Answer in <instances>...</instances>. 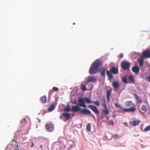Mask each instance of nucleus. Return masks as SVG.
<instances>
[{
  "mask_svg": "<svg viewBox=\"0 0 150 150\" xmlns=\"http://www.w3.org/2000/svg\"><path fill=\"white\" fill-rule=\"evenodd\" d=\"M102 62L99 60H97L93 62L90 67L89 73L91 74H96L98 70L99 67L101 64Z\"/></svg>",
  "mask_w": 150,
  "mask_h": 150,
  "instance_id": "nucleus-1",
  "label": "nucleus"
},
{
  "mask_svg": "<svg viewBox=\"0 0 150 150\" xmlns=\"http://www.w3.org/2000/svg\"><path fill=\"white\" fill-rule=\"evenodd\" d=\"M125 106L126 107H129V108L123 109V110L121 111L120 112L124 113L125 112H133L136 110L135 105L132 101H127L125 104Z\"/></svg>",
  "mask_w": 150,
  "mask_h": 150,
  "instance_id": "nucleus-2",
  "label": "nucleus"
},
{
  "mask_svg": "<svg viewBox=\"0 0 150 150\" xmlns=\"http://www.w3.org/2000/svg\"><path fill=\"white\" fill-rule=\"evenodd\" d=\"M79 103L78 104V106L81 107L86 108V105L85 103H91V101L90 100L87 98H81L78 99Z\"/></svg>",
  "mask_w": 150,
  "mask_h": 150,
  "instance_id": "nucleus-3",
  "label": "nucleus"
},
{
  "mask_svg": "<svg viewBox=\"0 0 150 150\" xmlns=\"http://www.w3.org/2000/svg\"><path fill=\"white\" fill-rule=\"evenodd\" d=\"M111 73L115 74H117L118 73V70L116 67H112V68L110 69V71H107L106 74L108 76V79L110 80L112 79L113 78V76Z\"/></svg>",
  "mask_w": 150,
  "mask_h": 150,
  "instance_id": "nucleus-4",
  "label": "nucleus"
},
{
  "mask_svg": "<svg viewBox=\"0 0 150 150\" xmlns=\"http://www.w3.org/2000/svg\"><path fill=\"white\" fill-rule=\"evenodd\" d=\"M129 63L127 61H123L121 63V67L124 70L128 69L130 67Z\"/></svg>",
  "mask_w": 150,
  "mask_h": 150,
  "instance_id": "nucleus-5",
  "label": "nucleus"
},
{
  "mask_svg": "<svg viewBox=\"0 0 150 150\" xmlns=\"http://www.w3.org/2000/svg\"><path fill=\"white\" fill-rule=\"evenodd\" d=\"M88 107L90 108L96 114L99 115V111L97 108L92 105H88Z\"/></svg>",
  "mask_w": 150,
  "mask_h": 150,
  "instance_id": "nucleus-6",
  "label": "nucleus"
},
{
  "mask_svg": "<svg viewBox=\"0 0 150 150\" xmlns=\"http://www.w3.org/2000/svg\"><path fill=\"white\" fill-rule=\"evenodd\" d=\"M143 57L144 58H150V50H146L142 52Z\"/></svg>",
  "mask_w": 150,
  "mask_h": 150,
  "instance_id": "nucleus-7",
  "label": "nucleus"
},
{
  "mask_svg": "<svg viewBox=\"0 0 150 150\" xmlns=\"http://www.w3.org/2000/svg\"><path fill=\"white\" fill-rule=\"evenodd\" d=\"M79 113L85 115H90L91 114V112L90 110L85 108L81 109Z\"/></svg>",
  "mask_w": 150,
  "mask_h": 150,
  "instance_id": "nucleus-8",
  "label": "nucleus"
},
{
  "mask_svg": "<svg viewBox=\"0 0 150 150\" xmlns=\"http://www.w3.org/2000/svg\"><path fill=\"white\" fill-rule=\"evenodd\" d=\"M46 129L50 132H52L54 130V127L52 124H47L45 125Z\"/></svg>",
  "mask_w": 150,
  "mask_h": 150,
  "instance_id": "nucleus-9",
  "label": "nucleus"
},
{
  "mask_svg": "<svg viewBox=\"0 0 150 150\" xmlns=\"http://www.w3.org/2000/svg\"><path fill=\"white\" fill-rule=\"evenodd\" d=\"M102 106H103L105 109L102 110V112L106 115H108L109 113V110L108 109L106 104L105 103H104L102 104Z\"/></svg>",
  "mask_w": 150,
  "mask_h": 150,
  "instance_id": "nucleus-10",
  "label": "nucleus"
},
{
  "mask_svg": "<svg viewBox=\"0 0 150 150\" xmlns=\"http://www.w3.org/2000/svg\"><path fill=\"white\" fill-rule=\"evenodd\" d=\"M88 82H96L97 81V79L94 76L88 77L87 79Z\"/></svg>",
  "mask_w": 150,
  "mask_h": 150,
  "instance_id": "nucleus-11",
  "label": "nucleus"
},
{
  "mask_svg": "<svg viewBox=\"0 0 150 150\" xmlns=\"http://www.w3.org/2000/svg\"><path fill=\"white\" fill-rule=\"evenodd\" d=\"M81 108L79 107L77 105L73 106L71 109L72 111L74 112H77L80 110Z\"/></svg>",
  "mask_w": 150,
  "mask_h": 150,
  "instance_id": "nucleus-12",
  "label": "nucleus"
},
{
  "mask_svg": "<svg viewBox=\"0 0 150 150\" xmlns=\"http://www.w3.org/2000/svg\"><path fill=\"white\" fill-rule=\"evenodd\" d=\"M112 85L114 88L115 89L118 88L120 86L119 82L116 81H114L112 82Z\"/></svg>",
  "mask_w": 150,
  "mask_h": 150,
  "instance_id": "nucleus-13",
  "label": "nucleus"
},
{
  "mask_svg": "<svg viewBox=\"0 0 150 150\" xmlns=\"http://www.w3.org/2000/svg\"><path fill=\"white\" fill-rule=\"evenodd\" d=\"M139 68L138 66H135L132 68V71L135 73H138L139 72Z\"/></svg>",
  "mask_w": 150,
  "mask_h": 150,
  "instance_id": "nucleus-14",
  "label": "nucleus"
},
{
  "mask_svg": "<svg viewBox=\"0 0 150 150\" xmlns=\"http://www.w3.org/2000/svg\"><path fill=\"white\" fill-rule=\"evenodd\" d=\"M142 111L139 110V111L140 112H143L144 113H146L147 111V107L145 105H142L141 107Z\"/></svg>",
  "mask_w": 150,
  "mask_h": 150,
  "instance_id": "nucleus-15",
  "label": "nucleus"
},
{
  "mask_svg": "<svg viewBox=\"0 0 150 150\" xmlns=\"http://www.w3.org/2000/svg\"><path fill=\"white\" fill-rule=\"evenodd\" d=\"M140 121L139 120H134L131 121L129 122V124L132 126H136L137 125L140 123Z\"/></svg>",
  "mask_w": 150,
  "mask_h": 150,
  "instance_id": "nucleus-16",
  "label": "nucleus"
},
{
  "mask_svg": "<svg viewBox=\"0 0 150 150\" xmlns=\"http://www.w3.org/2000/svg\"><path fill=\"white\" fill-rule=\"evenodd\" d=\"M63 115L64 117L66 118L67 121H68L69 119L71 116L70 113L67 112L63 113Z\"/></svg>",
  "mask_w": 150,
  "mask_h": 150,
  "instance_id": "nucleus-17",
  "label": "nucleus"
},
{
  "mask_svg": "<svg viewBox=\"0 0 150 150\" xmlns=\"http://www.w3.org/2000/svg\"><path fill=\"white\" fill-rule=\"evenodd\" d=\"M106 70V69L105 67H103L101 68L100 70V74L103 77H105V71Z\"/></svg>",
  "mask_w": 150,
  "mask_h": 150,
  "instance_id": "nucleus-18",
  "label": "nucleus"
},
{
  "mask_svg": "<svg viewBox=\"0 0 150 150\" xmlns=\"http://www.w3.org/2000/svg\"><path fill=\"white\" fill-rule=\"evenodd\" d=\"M40 100L42 103H46L47 101V98L45 96H43Z\"/></svg>",
  "mask_w": 150,
  "mask_h": 150,
  "instance_id": "nucleus-19",
  "label": "nucleus"
},
{
  "mask_svg": "<svg viewBox=\"0 0 150 150\" xmlns=\"http://www.w3.org/2000/svg\"><path fill=\"white\" fill-rule=\"evenodd\" d=\"M138 61L140 66L142 67L143 66L144 61L143 58H140L138 59Z\"/></svg>",
  "mask_w": 150,
  "mask_h": 150,
  "instance_id": "nucleus-20",
  "label": "nucleus"
},
{
  "mask_svg": "<svg viewBox=\"0 0 150 150\" xmlns=\"http://www.w3.org/2000/svg\"><path fill=\"white\" fill-rule=\"evenodd\" d=\"M111 94V92L109 91H107L106 93V98L107 100V101L108 102L110 100V97Z\"/></svg>",
  "mask_w": 150,
  "mask_h": 150,
  "instance_id": "nucleus-21",
  "label": "nucleus"
},
{
  "mask_svg": "<svg viewBox=\"0 0 150 150\" xmlns=\"http://www.w3.org/2000/svg\"><path fill=\"white\" fill-rule=\"evenodd\" d=\"M129 79L130 82L134 83L135 82V80L133 76H130L129 77Z\"/></svg>",
  "mask_w": 150,
  "mask_h": 150,
  "instance_id": "nucleus-22",
  "label": "nucleus"
},
{
  "mask_svg": "<svg viewBox=\"0 0 150 150\" xmlns=\"http://www.w3.org/2000/svg\"><path fill=\"white\" fill-rule=\"evenodd\" d=\"M55 106L54 104H52L48 109V110L50 112L52 111L55 108Z\"/></svg>",
  "mask_w": 150,
  "mask_h": 150,
  "instance_id": "nucleus-23",
  "label": "nucleus"
},
{
  "mask_svg": "<svg viewBox=\"0 0 150 150\" xmlns=\"http://www.w3.org/2000/svg\"><path fill=\"white\" fill-rule=\"evenodd\" d=\"M121 79L123 83H127L128 82L127 81V77L125 75H124V76L122 77Z\"/></svg>",
  "mask_w": 150,
  "mask_h": 150,
  "instance_id": "nucleus-24",
  "label": "nucleus"
},
{
  "mask_svg": "<svg viewBox=\"0 0 150 150\" xmlns=\"http://www.w3.org/2000/svg\"><path fill=\"white\" fill-rule=\"evenodd\" d=\"M81 89L83 91H85L87 90L86 85H84L82 83L81 84Z\"/></svg>",
  "mask_w": 150,
  "mask_h": 150,
  "instance_id": "nucleus-25",
  "label": "nucleus"
},
{
  "mask_svg": "<svg viewBox=\"0 0 150 150\" xmlns=\"http://www.w3.org/2000/svg\"><path fill=\"white\" fill-rule=\"evenodd\" d=\"M114 105L116 107L119 108L121 110L120 112L122 110H123V109L124 108L122 107L120 105H119L118 104L115 103L114 104Z\"/></svg>",
  "mask_w": 150,
  "mask_h": 150,
  "instance_id": "nucleus-26",
  "label": "nucleus"
},
{
  "mask_svg": "<svg viewBox=\"0 0 150 150\" xmlns=\"http://www.w3.org/2000/svg\"><path fill=\"white\" fill-rule=\"evenodd\" d=\"M134 95L136 97L137 102L139 103H141L142 102V101L140 100L139 97L138 96V95L137 94H134Z\"/></svg>",
  "mask_w": 150,
  "mask_h": 150,
  "instance_id": "nucleus-27",
  "label": "nucleus"
},
{
  "mask_svg": "<svg viewBox=\"0 0 150 150\" xmlns=\"http://www.w3.org/2000/svg\"><path fill=\"white\" fill-rule=\"evenodd\" d=\"M91 126L90 123H88L87 125L86 129L87 131L90 132L91 131Z\"/></svg>",
  "mask_w": 150,
  "mask_h": 150,
  "instance_id": "nucleus-28",
  "label": "nucleus"
},
{
  "mask_svg": "<svg viewBox=\"0 0 150 150\" xmlns=\"http://www.w3.org/2000/svg\"><path fill=\"white\" fill-rule=\"evenodd\" d=\"M112 137L115 139H118L120 137L119 134H115L112 136Z\"/></svg>",
  "mask_w": 150,
  "mask_h": 150,
  "instance_id": "nucleus-29",
  "label": "nucleus"
},
{
  "mask_svg": "<svg viewBox=\"0 0 150 150\" xmlns=\"http://www.w3.org/2000/svg\"><path fill=\"white\" fill-rule=\"evenodd\" d=\"M70 110V109L69 106H67L64 109V111L65 112H68Z\"/></svg>",
  "mask_w": 150,
  "mask_h": 150,
  "instance_id": "nucleus-30",
  "label": "nucleus"
},
{
  "mask_svg": "<svg viewBox=\"0 0 150 150\" xmlns=\"http://www.w3.org/2000/svg\"><path fill=\"white\" fill-rule=\"evenodd\" d=\"M108 125H113L114 123L113 120H110L108 122Z\"/></svg>",
  "mask_w": 150,
  "mask_h": 150,
  "instance_id": "nucleus-31",
  "label": "nucleus"
},
{
  "mask_svg": "<svg viewBox=\"0 0 150 150\" xmlns=\"http://www.w3.org/2000/svg\"><path fill=\"white\" fill-rule=\"evenodd\" d=\"M150 130V125L146 127V128L144 129V131L146 132L149 131Z\"/></svg>",
  "mask_w": 150,
  "mask_h": 150,
  "instance_id": "nucleus-32",
  "label": "nucleus"
},
{
  "mask_svg": "<svg viewBox=\"0 0 150 150\" xmlns=\"http://www.w3.org/2000/svg\"><path fill=\"white\" fill-rule=\"evenodd\" d=\"M94 103L97 106H99L100 105L99 101V100H97L96 101L94 102Z\"/></svg>",
  "mask_w": 150,
  "mask_h": 150,
  "instance_id": "nucleus-33",
  "label": "nucleus"
},
{
  "mask_svg": "<svg viewBox=\"0 0 150 150\" xmlns=\"http://www.w3.org/2000/svg\"><path fill=\"white\" fill-rule=\"evenodd\" d=\"M53 92H54V91H52V90H50V92L49 93V97H50L51 96V95H52Z\"/></svg>",
  "mask_w": 150,
  "mask_h": 150,
  "instance_id": "nucleus-34",
  "label": "nucleus"
},
{
  "mask_svg": "<svg viewBox=\"0 0 150 150\" xmlns=\"http://www.w3.org/2000/svg\"><path fill=\"white\" fill-rule=\"evenodd\" d=\"M59 89L58 88L55 87H53L52 90L54 91H57Z\"/></svg>",
  "mask_w": 150,
  "mask_h": 150,
  "instance_id": "nucleus-35",
  "label": "nucleus"
},
{
  "mask_svg": "<svg viewBox=\"0 0 150 150\" xmlns=\"http://www.w3.org/2000/svg\"><path fill=\"white\" fill-rule=\"evenodd\" d=\"M123 57V55L122 53H121L119 55L118 58H122Z\"/></svg>",
  "mask_w": 150,
  "mask_h": 150,
  "instance_id": "nucleus-36",
  "label": "nucleus"
},
{
  "mask_svg": "<svg viewBox=\"0 0 150 150\" xmlns=\"http://www.w3.org/2000/svg\"><path fill=\"white\" fill-rule=\"evenodd\" d=\"M146 78L148 80L149 82H150V76L147 77Z\"/></svg>",
  "mask_w": 150,
  "mask_h": 150,
  "instance_id": "nucleus-37",
  "label": "nucleus"
},
{
  "mask_svg": "<svg viewBox=\"0 0 150 150\" xmlns=\"http://www.w3.org/2000/svg\"><path fill=\"white\" fill-rule=\"evenodd\" d=\"M123 124L124 125H125L127 127H128V124L127 122H124L123 123Z\"/></svg>",
  "mask_w": 150,
  "mask_h": 150,
  "instance_id": "nucleus-38",
  "label": "nucleus"
},
{
  "mask_svg": "<svg viewBox=\"0 0 150 150\" xmlns=\"http://www.w3.org/2000/svg\"><path fill=\"white\" fill-rule=\"evenodd\" d=\"M15 150H19L18 146H16Z\"/></svg>",
  "mask_w": 150,
  "mask_h": 150,
  "instance_id": "nucleus-39",
  "label": "nucleus"
},
{
  "mask_svg": "<svg viewBox=\"0 0 150 150\" xmlns=\"http://www.w3.org/2000/svg\"><path fill=\"white\" fill-rule=\"evenodd\" d=\"M63 117H64V116H63V113H62V115H61L60 116V119H62L63 118Z\"/></svg>",
  "mask_w": 150,
  "mask_h": 150,
  "instance_id": "nucleus-40",
  "label": "nucleus"
},
{
  "mask_svg": "<svg viewBox=\"0 0 150 150\" xmlns=\"http://www.w3.org/2000/svg\"><path fill=\"white\" fill-rule=\"evenodd\" d=\"M34 145V143L33 142V141L32 142V145H31V147H33Z\"/></svg>",
  "mask_w": 150,
  "mask_h": 150,
  "instance_id": "nucleus-41",
  "label": "nucleus"
},
{
  "mask_svg": "<svg viewBox=\"0 0 150 150\" xmlns=\"http://www.w3.org/2000/svg\"><path fill=\"white\" fill-rule=\"evenodd\" d=\"M143 125L142 124V125H141V128L142 129H143Z\"/></svg>",
  "mask_w": 150,
  "mask_h": 150,
  "instance_id": "nucleus-42",
  "label": "nucleus"
},
{
  "mask_svg": "<svg viewBox=\"0 0 150 150\" xmlns=\"http://www.w3.org/2000/svg\"><path fill=\"white\" fill-rule=\"evenodd\" d=\"M42 146H43L42 145H41L40 146V148H41L42 150V149H43Z\"/></svg>",
  "mask_w": 150,
  "mask_h": 150,
  "instance_id": "nucleus-43",
  "label": "nucleus"
},
{
  "mask_svg": "<svg viewBox=\"0 0 150 150\" xmlns=\"http://www.w3.org/2000/svg\"><path fill=\"white\" fill-rule=\"evenodd\" d=\"M106 138H107L108 139H109L107 137H106Z\"/></svg>",
  "mask_w": 150,
  "mask_h": 150,
  "instance_id": "nucleus-44",
  "label": "nucleus"
},
{
  "mask_svg": "<svg viewBox=\"0 0 150 150\" xmlns=\"http://www.w3.org/2000/svg\"><path fill=\"white\" fill-rule=\"evenodd\" d=\"M75 24V23H73V24H74H74Z\"/></svg>",
  "mask_w": 150,
  "mask_h": 150,
  "instance_id": "nucleus-45",
  "label": "nucleus"
}]
</instances>
